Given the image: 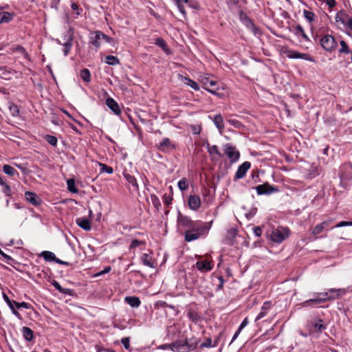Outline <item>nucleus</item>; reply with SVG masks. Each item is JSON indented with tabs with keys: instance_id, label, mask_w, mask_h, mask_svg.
Here are the masks:
<instances>
[{
	"instance_id": "bf43d9fd",
	"label": "nucleus",
	"mask_w": 352,
	"mask_h": 352,
	"mask_svg": "<svg viewBox=\"0 0 352 352\" xmlns=\"http://www.w3.org/2000/svg\"><path fill=\"white\" fill-rule=\"evenodd\" d=\"M324 1L329 6V7H333L335 6V0H324Z\"/></svg>"
},
{
	"instance_id": "2f4dec72",
	"label": "nucleus",
	"mask_w": 352,
	"mask_h": 352,
	"mask_svg": "<svg viewBox=\"0 0 352 352\" xmlns=\"http://www.w3.org/2000/svg\"><path fill=\"white\" fill-rule=\"evenodd\" d=\"M12 52H19L21 54L24 58H28V54L25 50L21 45H17L16 47L11 48Z\"/></svg>"
},
{
	"instance_id": "412c9836",
	"label": "nucleus",
	"mask_w": 352,
	"mask_h": 352,
	"mask_svg": "<svg viewBox=\"0 0 352 352\" xmlns=\"http://www.w3.org/2000/svg\"><path fill=\"white\" fill-rule=\"evenodd\" d=\"M173 145L171 144L168 138H164L158 145V148L162 151H166L173 148Z\"/></svg>"
},
{
	"instance_id": "7c9ffc66",
	"label": "nucleus",
	"mask_w": 352,
	"mask_h": 352,
	"mask_svg": "<svg viewBox=\"0 0 352 352\" xmlns=\"http://www.w3.org/2000/svg\"><path fill=\"white\" fill-rule=\"evenodd\" d=\"M67 189L69 192L73 193H76L78 192V189L75 186V181L74 179H69L67 182Z\"/></svg>"
},
{
	"instance_id": "338daca9",
	"label": "nucleus",
	"mask_w": 352,
	"mask_h": 352,
	"mask_svg": "<svg viewBox=\"0 0 352 352\" xmlns=\"http://www.w3.org/2000/svg\"><path fill=\"white\" fill-rule=\"evenodd\" d=\"M14 302H15V301L10 300V304H8V305L9 306V307L10 308L11 310H12L14 308Z\"/></svg>"
},
{
	"instance_id": "bb28decb",
	"label": "nucleus",
	"mask_w": 352,
	"mask_h": 352,
	"mask_svg": "<svg viewBox=\"0 0 352 352\" xmlns=\"http://www.w3.org/2000/svg\"><path fill=\"white\" fill-rule=\"evenodd\" d=\"M155 44L158 45L159 47H162L165 53H166L168 54L170 53V50L167 47L164 40H163L162 38H157V39H155Z\"/></svg>"
},
{
	"instance_id": "603ef678",
	"label": "nucleus",
	"mask_w": 352,
	"mask_h": 352,
	"mask_svg": "<svg viewBox=\"0 0 352 352\" xmlns=\"http://www.w3.org/2000/svg\"><path fill=\"white\" fill-rule=\"evenodd\" d=\"M110 271H111V267H107L103 270H102L100 272L97 273L96 274V276L103 275V274H104L106 273L109 272Z\"/></svg>"
},
{
	"instance_id": "a211bd4d",
	"label": "nucleus",
	"mask_w": 352,
	"mask_h": 352,
	"mask_svg": "<svg viewBox=\"0 0 352 352\" xmlns=\"http://www.w3.org/2000/svg\"><path fill=\"white\" fill-rule=\"evenodd\" d=\"M197 268L201 272H208L212 270V265L208 261H199L196 263Z\"/></svg>"
},
{
	"instance_id": "58836bf2",
	"label": "nucleus",
	"mask_w": 352,
	"mask_h": 352,
	"mask_svg": "<svg viewBox=\"0 0 352 352\" xmlns=\"http://www.w3.org/2000/svg\"><path fill=\"white\" fill-rule=\"evenodd\" d=\"M52 284L56 287V289H58L60 292L65 294H71V290L69 289L63 288L56 281H54Z\"/></svg>"
},
{
	"instance_id": "dca6fc26",
	"label": "nucleus",
	"mask_w": 352,
	"mask_h": 352,
	"mask_svg": "<svg viewBox=\"0 0 352 352\" xmlns=\"http://www.w3.org/2000/svg\"><path fill=\"white\" fill-rule=\"evenodd\" d=\"M250 168V163L249 162H243L238 168L236 173V177L238 179L243 178L247 170Z\"/></svg>"
},
{
	"instance_id": "052dcab7",
	"label": "nucleus",
	"mask_w": 352,
	"mask_h": 352,
	"mask_svg": "<svg viewBox=\"0 0 352 352\" xmlns=\"http://www.w3.org/2000/svg\"><path fill=\"white\" fill-rule=\"evenodd\" d=\"M152 199L155 206L157 207L160 205V201L156 197H152Z\"/></svg>"
},
{
	"instance_id": "3c124183",
	"label": "nucleus",
	"mask_w": 352,
	"mask_h": 352,
	"mask_svg": "<svg viewBox=\"0 0 352 352\" xmlns=\"http://www.w3.org/2000/svg\"><path fill=\"white\" fill-rule=\"evenodd\" d=\"M0 184H1V186H5L6 189H5L4 192H5L6 193H8V192L10 190L9 186H8V185L6 184V183H5V182H3V179H2V177H1V176H0Z\"/></svg>"
},
{
	"instance_id": "9d476101",
	"label": "nucleus",
	"mask_w": 352,
	"mask_h": 352,
	"mask_svg": "<svg viewBox=\"0 0 352 352\" xmlns=\"http://www.w3.org/2000/svg\"><path fill=\"white\" fill-rule=\"evenodd\" d=\"M345 294H346V289H330L328 290V292H324V293L318 294V295L322 296L324 297L333 296L334 300H335V299H338V298H341Z\"/></svg>"
},
{
	"instance_id": "4c0bfd02",
	"label": "nucleus",
	"mask_w": 352,
	"mask_h": 352,
	"mask_svg": "<svg viewBox=\"0 0 352 352\" xmlns=\"http://www.w3.org/2000/svg\"><path fill=\"white\" fill-rule=\"evenodd\" d=\"M106 63L111 65H116L119 63V60L114 56L109 55L106 57Z\"/></svg>"
},
{
	"instance_id": "f704fd0d",
	"label": "nucleus",
	"mask_w": 352,
	"mask_h": 352,
	"mask_svg": "<svg viewBox=\"0 0 352 352\" xmlns=\"http://www.w3.org/2000/svg\"><path fill=\"white\" fill-rule=\"evenodd\" d=\"M3 170L6 174L10 176H13L16 173L15 169L12 166L8 164H5L3 166Z\"/></svg>"
},
{
	"instance_id": "6e6552de",
	"label": "nucleus",
	"mask_w": 352,
	"mask_h": 352,
	"mask_svg": "<svg viewBox=\"0 0 352 352\" xmlns=\"http://www.w3.org/2000/svg\"><path fill=\"white\" fill-rule=\"evenodd\" d=\"M321 46L327 51H331L336 47V41L331 35H325L320 39Z\"/></svg>"
},
{
	"instance_id": "393cba45",
	"label": "nucleus",
	"mask_w": 352,
	"mask_h": 352,
	"mask_svg": "<svg viewBox=\"0 0 352 352\" xmlns=\"http://www.w3.org/2000/svg\"><path fill=\"white\" fill-rule=\"evenodd\" d=\"M142 261L145 266H148L151 268H154V264L152 261L151 257L148 254H144L142 256Z\"/></svg>"
},
{
	"instance_id": "4be33fe9",
	"label": "nucleus",
	"mask_w": 352,
	"mask_h": 352,
	"mask_svg": "<svg viewBox=\"0 0 352 352\" xmlns=\"http://www.w3.org/2000/svg\"><path fill=\"white\" fill-rule=\"evenodd\" d=\"M14 14L11 12H0V23H8L13 19Z\"/></svg>"
},
{
	"instance_id": "e2e57ef3",
	"label": "nucleus",
	"mask_w": 352,
	"mask_h": 352,
	"mask_svg": "<svg viewBox=\"0 0 352 352\" xmlns=\"http://www.w3.org/2000/svg\"><path fill=\"white\" fill-rule=\"evenodd\" d=\"M211 346V341L209 340L207 341V342L203 343L201 344V346L202 347H208Z\"/></svg>"
},
{
	"instance_id": "5fc2aeb1",
	"label": "nucleus",
	"mask_w": 352,
	"mask_h": 352,
	"mask_svg": "<svg viewBox=\"0 0 352 352\" xmlns=\"http://www.w3.org/2000/svg\"><path fill=\"white\" fill-rule=\"evenodd\" d=\"M346 226H352V222L351 221H340L338 224L336 225L337 228Z\"/></svg>"
},
{
	"instance_id": "4d7b16f0",
	"label": "nucleus",
	"mask_w": 352,
	"mask_h": 352,
	"mask_svg": "<svg viewBox=\"0 0 352 352\" xmlns=\"http://www.w3.org/2000/svg\"><path fill=\"white\" fill-rule=\"evenodd\" d=\"M0 254L3 257L5 258L7 260H10V261H12L13 258L12 257H10V256H8V254H5L1 249H0Z\"/></svg>"
},
{
	"instance_id": "8fccbe9b",
	"label": "nucleus",
	"mask_w": 352,
	"mask_h": 352,
	"mask_svg": "<svg viewBox=\"0 0 352 352\" xmlns=\"http://www.w3.org/2000/svg\"><path fill=\"white\" fill-rule=\"evenodd\" d=\"M122 343L125 349H129L130 346V341L129 338H124L122 339Z\"/></svg>"
},
{
	"instance_id": "e433bc0d",
	"label": "nucleus",
	"mask_w": 352,
	"mask_h": 352,
	"mask_svg": "<svg viewBox=\"0 0 352 352\" xmlns=\"http://www.w3.org/2000/svg\"><path fill=\"white\" fill-rule=\"evenodd\" d=\"M208 151L210 153V154L213 156L214 155H217L218 157L221 156V154L219 153L217 146L215 145H213V146L208 145Z\"/></svg>"
},
{
	"instance_id": "2eb2a0df",
	"label": "nucleus",
	"mask_w": 352,
	"mask_h": 352,
	"mask_svg": "<svg viewBox=\"0 0 352 352\" xmlns=\"http://www.w3.org/2000/svg\"><path fill=\"white\" fill-rule=\"evenodd\" d=\"M45 261L49 262H55L58 264L69 265V263L67 261H62L56 257L54 253L50 251H45Z\"/></svg>"
},
{
	"instance_id": "20e7f679",
	"label": "nucleus",
	"mask_w": 352,
	"mask_h": 352,
	"mask_svg": "<svg viewBox=\"0 0 352 352\" xmlns=\"http://www.w3.org/2000/svg\"><path fill=\"white\" fill-rule=\"evenodd\" d=\"M289 235V230L286 228L280 227L272 231L270 239L275 243H281Z\"/></svg>"
},
{
	"instance_id": "b1692460",
	"label": "nucleus",
	"mask_w": 352,
	"mask_h": 352,
	"mask_svg": "<svg viewBox=\"0 0 352 352\" xmlns=\"http://www.w3.org/2000/svg\"><path fill=\"white\" fill-rule=\"evenodd\" d=\"M125 301L131 307H137L140 304V300L138 297L128 296L125 298Z\"/></svg>"
},
{
	"instance_id": "c9c22d12",
	"label": "nucleus",
	"mask_w": 352,
	"mask_h": 352,
	"mask_svg": "<svg viewBox=\"0 0 352 352\" xmlns=\"http://www.w3.org/2000/svg\"><path fill=\"white\" fill-rule=\"evenodd\" d=\"M80 76L81 78L85 82L90 81L91 74L87 69H84L80 72Z\"/></svg>"
},
{
	"instance_id": "aec40b11",
	"label": "nucleus",
	"mask_w": 352,
	"mask_h": 352,
	"mask_svg": "<svg viewBox=\"0 0 352 352\" xmlns=\"http://www.w3.org/2000/svg\"><path fill=\"white\" fill-rule=\"evenodd\" d=\"M76 224L85 230H90L91 225L89 220L85 218H78L76 220Z\"/></svg>"
},
{
	"instance_id": "6e6d98bb",
	"label": "nucleus",
	"mask_w": 352,
	"mask_h": 352,
	"mask_svg": "<svg viewBox=\"0 0 352 352\" xmlns=\"http://www.w3.org/2000/svg\"><path fill=\"white\" fill-rule=\"evenodd\" d=\"M164 200L166 204H169L172 201V197L170 195L165 194L164 195Z\"/></svg>"
},
{
	"instance_id": "680f3d73",
	"label": "nucleus",
	"mask_w": 352,
	"mask_h": 352,
	"mask_svg": "<svg viewBox=\"0 0 352 352\" xmlns=\"http://www.w3.org/2000/svg\"><path fill=\"white\" fill-rule=\"evenodd\" d=\"M3 298L7 304H10V300L5 293H3Z\"/></svg>"
},
{
	"instance_id": "49530a36",
	"label": "nucleus",
	"mask_w": 352,
	"mask_h": 352,
	"mask_svg": "<svg viewBox=\"0 0 352 352\" xmlns=\"http://www.w3.org/2000/svg\"><path fill=\"white\" fill-rule=\"evenodd\" d=\"M145 242L144 241H138L137 239H134L133 240L131 245H130V248H135L140 245H144Z\"/></svg>"
},
{
	"instance_id": "de8ad7c7",
	"label": "nucleus",
	"mask_w": 352,
	"mask_h": 352,
	"mask_svg": "<svg viewBox=\"0 0 352 352\" xmlns=\"http://www.w3.org/2000/svg\"><path fill=\"white\" fill-rule=\"evenodd\" d=\"M304 15H305V17L309 21H312L314 20V13L311 12H309V11H307V10H305L304 11Z\"/></svg>"
},
{
	"instance_id": "c03bdc74",
	"label": "nucleus",
	"mask_w": 352,
	"mask_h": 352,
	"mask_svg": "<svg viewBox=\"0 0 352 352\" xmlns=\"http://www.w3.org/2000/svg\"><path fill=\"white\" fill-rule=\"evenodd\" d=\"M99 166L101 167V170L102 172H107L109 174H111L113 172V170L111 167L108 166L104 164H100Z\"/></svg>"
},
{
	"instance_id": "cd10ccee",
	"label": "nucleus",
	"mask_w": 352,
	"mask_h": 352,
	"mask_svg": "<svg viewBox=\"0 0 352 352\" xmlns=\"http://www.w3.org/2000/svg\"><path fill=\"white\" fill-rule=\"evenodd\" d=\"M270 186L268 184H262L256 186V191L258 194L262 195L265 193H269L271 191L270 190Z\"/></svg>"
},
{
	"instance_id": "79ce46f5",
	"label": "nucleus",
	"mask_w": 352,
	"mask_h": 352,
	"mask_svg": "<svg viewBox=\"0 0 352 352\" xmlns=\"http://www.w3.org/2000/svg\"><path fill=\"white\" fill-rule=\"evenodd\" d=\"M45 140L52 146H56L57 144V138L53 135H45Z\"/></svg>"
},
{
	"instance_id": "864d4df0",
	"label": "nucleus",
	"mask_w": 352,
	"mask_h": 352,
	"mask_svg": "<svg viewBox=\"0 0 352 352\" xmlns=\"http://www.w3.org/2000/svg\"><path fill=\"white\" fill-rule=\"evenodd\" d=\"M253 230H254V233L255 234L256 236H260L262 234V230L260 227H254L253 228Z\"/></svg>"
},
{
	"instance_id": "09e8293b",
	"label": "nucleus",
	"mask_w": 352,
	"mask_h": 352,
	"mask_svg": "<svg viewBox=\"0 0 352 352\" xmlns=\"http://www.w3.org/2000/svg\"><path fill=\"white\" fill-rule=\"evenodd\" d=\"M236 234H237V230L235 228H231L228 232V236L230 239H234L236 236Z\"/></svg>"
},
{
	"instance_id": "423d86ee",
	"label": "nucleus",
	"mask_w": 352,
	"mask_h": 352,
	"mask_svg": "<svg viewBox=\"0 0 352 352\" xmlns=\"http://www.w3.org/2000/svg\"><path fill=\"white\" fill-rule=\"evenodd\" d=\"M186 221H188L189 227L192 228V230H189L186 232L185 240L188 242H190L197 239L201 234L198 226H197V225L190 220L186 219Z\"/></svg>"
},
{
	"instance_id": "a878e982",
	"label": "nucleus",
	"mask_w": 352,
	"mask_h": 352,
	"mask_svg": "<svg viewBox=\"0 0 352 352\" xmlns=\"http://www.w3.org/2000/svg\"><path fill=\"white\" fill-rule=\"evenodd\" d=\"M214 123L216 126L220 130V133L222 132L223 129V120L221 115H217L214 118Z\"/></svg>"
},
{
	"instance_id": "0eeeda50",
	"label": "nucleus",
	"mask_w": 352,
	"mask_h": 352,
	"mask_svg": "<svg viewBox=\"0 0 352 352\" xmlns=\"http://www.w3.org/2000/svg\"><path fill=\"white\" fill-rule=\"evenodd\" d=\"M223 151L230 162H233L239 160L240 153L236 150L235 146H233L230 144H226L223 146Z\"/></svg>"
},
{
	"instance_id": "f257e3e1",
	"label": "nucleus",
	"mask_w": 352,
	"mask_h": 352,
	"mask_svg": "<svg viewBox=\"0 0 352 352\" xmlns=\"http://www.w3.org/2000/svg\"><path fill=\"white\" fill-rule=\"evenodd\" d=\"M197 346L196 341L185 340V341H177L173 343L170 348L175 352H188L191 350L195 349Z\"/></svg>"
},
{
	"instance_id": "37998d69",
	"label": "nucleus",
	"mask_w": 352,
	"mask_h": 352,
	"mask_svg": "<svg viewBox=\"0 0 352 352\" xmlns=\"http://www.w3.org/2000/svg\"><path fill=\"white\" fill-rule=\"evenodd\" d=\"M340 45H341V48L339 50V52L340 53H345V54L350 53V50H349L348 45L345 41H341Z\"/></svg>"
},
{
	"instance_id": "f8f14e48",
	"label": "nucleus",
	"mask_w": 352,
	"mask_h": 352,
	"mask_svg": "<svg viewBox=\"0 0 352 352\" xmlns=\"http://www.w3.org/2000/svg\"><path fill=\"white\" fill-rule=\"evenodd\" d=\"M25 197L27 201L34 206L41 205L42 203L41 199L39 198L37 195L34 192L27 191L25 193Z\"/></svg>"
},
{
	"instance_id": "4468645a",
	"label": "nucleus",
	"mask_w": 352,
	"mask_h": 352,
	"mask_svg": "<svg viewBox=\"0 0 352 352\" xmlns=\"http://www.w3.org/2000/svg\"><path fill=\"white\" fill-rule=\"evenodd\" d=\"M188 202L190 208L193 210H197L201 206V199L197 195H190Z\"/></svg>"
},
{
	"instance_id": "a18cd8bd",
	"label": "nucleus",
	"mask_w": 352,
	"mask_h": 352,
	"mask_svg": "<svg viewBox=\"0 0 352 352\" xmlns=\"http://www.w3.org/2000/svg\"><path fill=\"white\" fill-rule=\"evenodd\" d=\"M14 302V305L15 307L17 308V309H20V308H25V309H28L30 307L29 306V304L27 303V302Z\"/></svg>"
},
{
	"instance_id": "72a5a7b5",
	"label": "nucleus",
	"mask_w": 352,
	"mask_h": 352,
	"mask_svg": "<svg viewBox=\"0 0 352 352\" xmlns=\"http://www.w3.org/2000/svg\"><path fill=\"white\" fill-rule=\"evenodd\" d=\"M248 320L247 318H245L243 320V321L241 322V324H240L237 331L234 333L231 342H232L238 337V336L240 333L241 331L248 324Z\"/></svg>"
},
{
	"instance_id": "69168bd1",
	"label": "nucleus",
	"mask_w": 352,
	"mask_h": 352,
	"mask_svg": "<svg viewBox=\"0 0 352 352\" xmlns=\"http://www.w3.org/2000/svg\"><path fill=\"white\" fill-rule=\"evenodd\" d=\"M72 8L74 10H78V6L76 3H73L71 6Z\"/></svg>"
},
{
	"instance_id": "ddd939ff",
	"label": "nucleus",
	"mask_w": 352,
	"mask_h": 352,
	"mask_svg": "<svg viewBox=\"0 0 352 352\" xmlns=\"http://www.w3.org/2000/svg\"><path fill=\"white\" fill-rule=\"evenodd\" d=\"M326 327L322 323V320H317L312 322L310 324V331L311 333H320L322 332Z\"/></svg>"
},
{
	"instance_id": "0e129e2a",
	"label": "nucleus",
	"mask_w": 352,
	"mask_h": 352,
	"mask_svg": "<svg viewBox=\"0 0 352 352\" xmlns=\"http://www.w3.org/2000/svg\"><path fill=\"white\" fill-rule=\"evenodd\" d=\"M177 4L188 3L190 0H175Z\"/></svg>"
},
{
	"instance_id": "6ab92c4d",
	"label": "nucleus",
	"mask_w": 352,
	"mask_h": 352,
	"mask_svg": "<svg viewBox=\"0 0 352 352\" xmlns=\"http://www.w3.org/2000/svg\"><path fill=\"white\" fill-rule=\"evenodd\" d=\"M271 302L270 301H266L263 303L262 307H261V311L260 313L258 314V315L256 316V318H255V321H258L260 319L263 318V317H265L268 311V310L271 308Z\"/></svg>"
},
{
	"instance_id": "774afa93",
	"label": "nucleus",
	"mask_w": 352,
	"mask_h": 352,
	"mask_svg": "<svg viewBox=\"0 0 352 352\" xmlns=\"http://www.w3.org/2000/svg\"><path fill=\"white\" fill-rule=\"evenodd\" d=\"M12 313L14 315H15L16 317L18 318H20V314L15 309V308H14L12 310Z\"/></svg>"
},
{
	"instance_id": "a19ab883",
	"label": "nucleus",
	"mask_w": 352,
	"mask_h": 352,
	"mask_svg": "<svg viewBox=\"0 0 352 352\" xmlns=\"http://www.w3.org/2000/svg\"><path fill=\"white\" fill-rule=\"evenodd\" d=\"M178 187L181 190H186L188 187V183L184 178L182 179L178 182Z\"/></svg>"
},
{
	"instance_id": "7ed1b4c3",
	"label": "nucleus",
	"mask_w": 352,
	"mask_h": 352,
	"mask_svg": "<svg viewBox=\"0 0 352 352\" xmlns=\"http://www.w3.org/2000/svg\"><path fill=\"white\" fill-rule=\"evenodd\" d=\"M73 39L74 31L72 28H70L66 31L65 34L62 36L59 40L60 43L64 46L63 52L65 56H67L70 52L73 44Z\"/></svg>"
},
{
	"instance_id": "1a4fd4ad",
	"label": "nucleus",
	"mask_w": 352,
	"mask_h": 352,
	"mask_svg": "<svg viewBox=\"0 0 352 352\" xmlns=\"http://www.w3.org/2000/svg\"><path fill=\"white\" fill-rule=\"evenodd\" d=\"M334 300L333 296L324 297L322 296H320L318 297L306 300V301L303 302L302 305V307H306L311 306L312 304L317 305V304L323 303L328 300Z\"/></svg>"
},
{
	"instance_id": "f03ea898",
	"label": "nucleus",
	"mask_w": 352,
	"mask_h": 352,
	"mask_svg": "<svg viewBox=\"0 0 352 352\" xmlns=\"http://www.w3.org/2000/svg\"><path fill=\"white\" fill-rule=\"evenodd\" d=\"M279 51L281 55H285L289 58H301L309 61H314L313 58L309 54L290 50L287 46H281Z\"/></svg>"
},
{
	"instance_id": "9b49d317",
	"label": "nucleus",
	"mask_w": 352,
	"mask_h": 352,
	"mask_svg": "<svg viewBox=\"0 0 352 352\" xmlns=\"http://www.w3.org/2000/svg\"><path fill=\"white\" fill-rule=\"evenodd\" d=\"M111 38L105 35L102 32H96L95 38L92 40V44L94 45L96 47H99L101 45L102 41H104L105 42L109 43L111 41Z\"/></svg>"
},
{
	"instance_id": "f3484780",
	"label": "nucleus",
	"mask_w": 352,
	"mask_h": 352,
	"mask_svg": "<svg viewBox=\"0 0 352 352\" xmlns=\"http://www.w3.org/2000/svg\"><path fill=\"white\" fill-rule=\"evenodd\" d=\"M106 104L115 114L119 115L121 113L118 104L113 98H107Z\"/></svg>"
},
{
	"instance_id": "39448f33",
	"label": "nucleus",
	"mask_w": 352,
	"mask_h": 352,
	"mask_svg": "<svg viewBox=\"0 0 352 352\" xmlns=\"http://www.w3.org/2000/svg\"><path fill=\"white\" fill-rule=\"evenodd\" d=\"M200 82L202 83L204 88L212 94L217 95V90L220 89L218 82L211 80L208 76H201Z\"/></svg>"
},
{
	"instance_id": "ea45409f",
	"label": "nucleus",
	"mask_w": 352,
	"mask_h": 352,
	"mask_svg": "<svg viewBox=\"0 0 352 352\" xmlns=\"http://www.w3.org/2000/svg\"><path fill=\"white\" fill-rule=\"evenodd\" d=\"M9 110L12 116H17L19 113V109L14 104H10L9 106Z\"/></svg>"
},
{
	"instance_id": "c756f323",
	"label": "nucleus",
	"mask_w": 352,
	"mask_h": 352,
	"mask_svg": "<svg viewBox=\"0 0 352 352\" xmlns=\"http://www.w3.org/2000/svg\"><path fill=\"white\" fill-rule=\"evenodd\" d=\"M328 225L327 221H324L320 224L316 225L312 230V234L314 235H317L320 234L322 230L324 228L325 226Z\"/></svg>"
},
{
	"instance_id": "473e14b6",
	"label": "nucleus",
	"mask_w": 352,
	"mask_h": 352,
	"mask_svg": "<svg viewBox=\"0 0 352 352\" xmlns=\"http://www.w3.org/2000/svg\"><path fill=\"white\" fill-rule=\"evenodd\" d=\"M124 177L129 183H130L133 186H135L137 189H138V182L136 181V179L133 176H132L128 173H125V174H124Z\"/></svg>"
},
{
	"instance_id": "5701e85b",
	"label": "nucleus",
	"mask_w": 352,
	"mask_h": 352,
	"mask_svg": "<svg viewBox=\"0 0 352 352\" xmlns=\"http://www.w3.org/2000/svg\"><path fill=\"white\" fill-rule=\"evenodd\" d=\"M181 78H182V81L185 85L190 86L192 89H193L195 90L199 89V87L198 84L196 82H195L194 80H192L188 78H186V77L181 76Z\"/></svg>"
},
{
	"instance_id": "c85d7f7f",
	"label": "nucleus",
	"mask_w": 352,
	"mask_h": 352,
	"mask_svg": "<svg viewBox=\"0 0 352 352\" xmlns=\"http://www.w3.org/2000/svg\"><path fill=\"white\" fill-rule=\"evenodd\" d=\"M22 332H23V337L25 338V339L26 340L30 341L32 339L33 332L30 328L23 327L22 328Z\"/></svg>"
},
{
	"instance_id": "13d9d810",
	"label": "nucleus",
	"mask_w": 352,
	"mask_h": 352,
	"mask_svg": "<svg viewBox=\"0 0 352 352\" xmlns=\"http://www.w3.org/2000/svg\"><path fill=\"white\" fill-rule=\"evenodd\" d=\"M177 7H178V9L179 10L184 14V15H186V11H185V9H184V7L183 6V4H177Z\"/></svg>"
}]
</instances>
